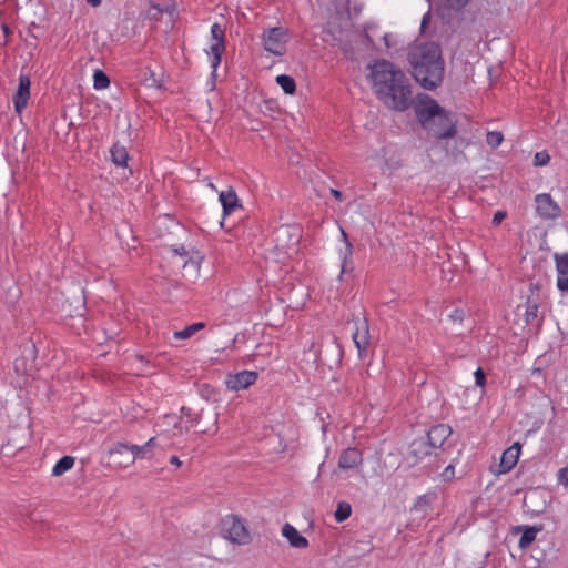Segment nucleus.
Returning a JSON list of instances; mask_svg holds the SVG:
<instances>
[{
    "mask_svg": "<svg viewBox=\"0 0 568 568\" xmlns=\"http://www.w3.org/2000/svg\"><path fill=\"white\" fill-rule=\"evenodd\" d=\"M377 98L390 109L406 111L413 102L408 78L394 63L387 60L376 61L371 72Z\"/></svg>",
    "mask_w": 568,
    "mask_h": 568,
    "instance_id": "nucleus-1",
    "label": "nucleus"
},
{
    "mask_svg": "<svg viewBox=\"0 0 568 568\" xmlns=\"http://www.w3.org/2000/svg\"><path fill=\"white\" fill-rule=\"evenodd\" d=\"M412 75L426 90L439 87L444 79L445 62L440 47L435 42L420 43L408 52Z\"/></svg>",
    "mask_w": 568,
    "mask_h": 568,
    "instance_id": "nucleus-2",
    "label": "nucleus"
},
{
    "mask_svg": "<svg viewBox=\"0 0 568 568\" xmlns=\"http://www.w3.org/2000/svg\"><path fill=\"white\" fill-rule=\"evenodd\" d=\"M422 126L437 140L454 138L457 133L456 120L432 98L422 101L416 109Z\"/></svg>",
    "mask_w": 568,
    "mask_h": 568,
    "instance_id": "nucleus-3",
    "label": "nucleus"
},
{
    "mask_svg": "<svg viewBox=\"0 0 568 568\" xmlns=\"http://www.w3.org/2000/svg\"><path fill=\"white\" fill-rule=\"evenodd\" d=\"M301 232L296 226H281L275 232V250L280 262H284L292 253L297 252Z\"/></svg>",
    "mask_w": 568,
    "mask_h": 568,
    "instance_id": "nucleus-4",
    "label": "nucleus"
},
{
    "mask_svg": "<svg viewBox=\"0 0 568 568\" xmlns=\"http://www.w3.org/2000/svg\"><path fill=\"white\" fill-rule=\"evenodd\" d=\"M222 535L237 545H247L252 540L246 525L236 515H229L223 519Z\"/></svg>",
    "mask_w": 568,
    "mask_h": 568,
    "instance_id": "nucleus-5",
    "label": "nucleus"
},
{
    "mask_svg": "<svg viewBox=\"0 0 568 568\" xmlns=\"http://www.w3.org/2000/svg\"><path fill=\"white\" fill-rule=\"evenodd\" d=\"M354 331L352 338L358 349V356L362 358L369 345V325L367 318L363 314L353 315Z\"/></svg>",
    "mask_w": 568,
    "mask_h": 568,
    "instance_id": "nucleus-6",
    "label": "nucleus"
},
{
    "mask_svg": "<svg viewBox=\"0 0 568 568\" xmlns=\"http://www.w3.org/2000/svg\"><path fill=\"white\" fill-rule=\"evenodd\" d=\"M286 30L281 27L271 28L263 34L264 49L275 55L285 52Z\"/></svg>",
    "mask_w": 568,
    "mask_h": 568,
    "instance_id": "nucleus-7",
    "label": "nucleus"
},
{
    "mask_svg": "<svg viewBox=\"0 0 568 568\" xmlns=\"http://www.w3.org/2000/svg\"><path fill=\"white\" fill-rule=\"evenodd\" d=\"M211 37L215 42L210 47V54L212 55V68L213 73L216 71L221 63V58L225 51V33L219 23H214L211 27Z\"/></svg>",
    "mask_w": 568,
    "mask_h": 568,
    "instance_id": "nucleus-8",
    "label": "nucleus"
},
{
    "mask_svg": "<svg viewBox=\"0 0 568 568\" xmlns=\"http://www.w3.org/2000/svg\"><path fill=\"white\" fill-rule=\"evenodd\" d=\"M433 452V447L426 437H419L414 439L407 449L406 460L410 463V465H416L425 457L429 456Z\"/></svg>",
    "mask_w": 568,
    "mask_h": 568,
    "instance_id": "nucleus-9",
    "label": "nucleus"
},
{
    "mask_svg": "<svg viewBox=\"0 0 568 568\" xmlns=\"http://www.w3.org/2000/svg\"><path fill=\"white\" fill-rule=\"evenodd\" d=\"M537 204V213L546 220H555L561 215V209L551 199L550 194L541 193L535 199Z\"/></svg>",
    "mask_w": 568,
    "mask_h": 568,
    "instance_id": "nucleus-10",
    "label": "nucleus"
},
{
    "mask_svg": "<svg viewBox=\"0 0 568 568\" xmlns=\"http://www.w3.org/2000/svg\"><path fill=\"white\" fill-rule=\"evenodd\" d=\"M257 379V373L253 371H242L236 374H229L225 381L230 390H241L253 385Z\"/></svg>",
    "mask_w": 568,
    "mask_h": 568,
    "instance_id": "nucleus-11",
    "label": "nucleus"
},
{
    "mask_svg": "<svg viewBox=\"0 0 568 568\" xmlns=\"http://www.w3.org/2000/svg\"><path fill=\"white\" fill-rule=\"evenodd\" d=\"M109 455L116 468H128L134 464V456L129 452V445L116 443L110 450Z\"/></svg>",
    "mask_w": 568,
    "mask_h": 568,
    "instance_id": "nucleus-12",
    "label": "nucleus"
},
{
    "mask_svg": "<svg viewBox=\"0 0 568 568\" xmlns=\"http://www.w3.org/2000/svg\"><path fill=\"white\" fill-rule=\"evenodd\" d=\"M452 435V428L446 424H438L433 426L426 436V439L429 442L433 449L439 448L443 446L445 440Z\"/></svg>",
    "mask_w": 568,
    "mask_h": 568,
    "instance_id": "nucleus-13",
    "label": "nucleus"
},
{
    "mask_svg": "<svg viewBox=\"0 0 568 568\" xmlns=\"http://www.w3.org/2000/svg\"><path fill=\"white\" fill-rule=\"evenodd\" d=\"M555 262L558 272L557 287L561 292H566L568 291V253H556Z\"/></svg>",
    "mask_w": 568,
    "mask_h": 568,
    "instance_id": "nucleus-14",
    "label": "nucleus"
},
{
    "mask_svg": "<svg viewBox=\"0 0 568 568\" xmlns=\"http://www.w3.org/2000/svg\"><path fill=\"white\" fill-rule=\"evenodd\" d=\"M30 79L27 75H21L19 79L18 91L13 98L14 108L18 113L27 106L30 98Z\"/></svg>",
    "mask_w": 568,
    "mask_h": 568,
    "instance_id": "nucleus-15",
    "label": "nucleus"
},
{
    "mask_svg": "<svg viewBox=\"0 0 568 568\" xmlns=\"http://www.w3.org/2000/svg\"><path fill=\"white\" fill-rule=\"evenodd\" d=\"M520 444L514 443L507 448L503 455L499 464L500 473H508L517 464L520 454Z\"/></svg>",
    "mask_w": 568,
    "mask_h": 568,
    "instance_id": "nucleus-16",
    "label": "nucleus"
},
{
    "mask_svg": "<svg viewBox=\"0 0 568 568\" xmlns=\"http://www.w3.org/2000/svg\"><path fill=\"white\" fill-rule=\"evenodd\" d=\"M362 453L357 448L344 449L338 458V468L352 469L362 463Z\"/></svg>",
    "mask_w": 568,
    "mask_h": 568,
    "instance_id": "nucleus-17",
    "label": "nucleus"
},
{
    "mask_svg": "<svg viewBox=\"0 0 568 568\" xmlns=\"http://www.w3.org/2000/svg\"><path fill=\"white\" fill-rule=\"evenodd\" d=\"M283 536L288 540L290 545L297 549H304L308 546V541L303 537L295 527L285 524L282 528Z\"/></svg>",
    "mask_w": 568,
    "mask_h": 568,
    "instance_id": "nucleus-18",
    "label": "nucleus"
},
{
    "mask_svg": "<svg viewBox=\"0 0 568 568\" xmlns=\"http://www.w3.org/2000/svg\"><path fill=\"white\" fill-rule=\"evenodd\" d=\"M220 201L224 215L231 214L235 209L241 207L236 192L233 189L220 193Z\"/></svg>",
    "mask_w": 568,
    "mask_h": 568,
    "instance_id": "nucleus-19",
    "label": "nucleus"
},
{
    "mask_svg": "<svg viewBox=\"0 0 568 568\" xmlns=\"http://www.w3.org/2000/svg\"><path fill=\"white\" fill-rule=\"evenodd\" d=\"M111 156H112V161L116 165L126 166L129 155H128L126 149L124 146H121L119 144H114L111 148Z\"/></svg>",
    "mask_w": 568,
    "mask_h": 568,
    "instance_id": "nucleus-20",
    "label": "nucleus"
},
{
    "mask_svg": "<svg viewBox=\"0 0 568 568\" xmlns=\"http://www.w3.org/2000/svg\"><path fill=\"white\" fill-rule=\"evenodd\" d=\"M74 457L72 456H63L61 459L58 460V463L54 465L52 469L53 476H61L69 469H71L74 465Z\"/></svg>",
    "mask_w": 568,
    "mask_h": 568,
    "instance_id": "nucleus-21",
    "label": "nucleus"
},
{
    "mask_svg": "<svg viewBox=\"0 0 568 568\" xmlns=\"http://www.w3.org/2000/svg\"><path fill=\"white\" fill-rule=\"evenodd\" d=\"M204 327H205V323H203V322L193 323V324L186 326L182 331L174 332V337L178 339L190 338L192 335H194L196 332L203 329Z\"/></svg>",
    "mask_w": 568,
    "mask_h": 568,
    "instance_id": "nucleus-22",
    "label": "nucleus"
},
{
    "mask_svg": "<svg viewBox=\"0 0 568 568\" xmlns=\"http://www.w3.org/2000/svg\"><path fill=\"white\" fill-rule=\"evenodd\" d=\"M276 83L283 89V91L287 94H293L296 90L295 80L286 74H281L276 77Z\"/></svg>",
    "mask_w": 568,
    "mask_h": 568,
    "instance_id": "nucleus-23",
    "label": "nucleus"
},
{
    "mask_svg": "<svg viewBox=\"0 0 568 568\" xmlns=\"http://www.w3.org/2000/svg\"><path fill=\"white\" fill-rule=\"evenodd\" d=\"M468 145V142L465 139L455 140L454 146L449 149L448 142L446 143V153L452 156L454 160H457L460 155H464L463 149Z\"/></svg>",
    "mask_w": 568,
    "mask_h": 568,
    "instance_id": "nucleus-24",
    "label": "nucleus"
},
{
    "mask_svg": "<svg viewBox=\"0 0 568 568\" xmlns=\"http://www.w3.org/2000/svg\"><path fill=\"white\" fill-rule=\"evenodd\" d=\"M351 514H352L351 505L346 501H339L337 504V508L334 513V517L337 523H343L351 516Z\"/></svg>",
    "mask_w": 568,
    "mask_h": 568,
    "instance_id": "nucleus-25",
    "label": "nucleus"
},
{
    "mask_svg": "<svg viewBox=\"0 0 568 568\" xmlns=\"http://www.w3.org/2000/svg\"><path fill=\"white\" fill-rule=\"evenodd\" d=\"M110 85L109 77L102 70H95L93 74V87L97 90L105 89Z\"/></svg>",
    "mask_w": 568,
    "mask_h": 568,
    "instance_id": "nucleus-26",
    "label": "nucleus"
},
{
    "mask_svg": "<svg viewBox=\"0 0 568 568\" xmlns=\"http://www.w3.org/2000/svg\"><path fill=\"white\" fill-rule=\"evenodd\" d=\"M503 141L504 135L499 131H490L486 134V142L493 149L498 148Z\"/></svg>",
    "mask_w": 568,
    "mask_h": 568,
    "instance_id": "nucleus-27",
    "label": "nucleus"
},
{
    "mask_svg": "<svg viewBox=\"0 0 568 568\" xmlns=\"http://www.w3.org/2000/svg\"><path fill=\"white\" fill-rule=\"evenodd\" d=\"M538 304L535 302L527 301L525 320L526 323H532L538 317Z\"/></svg>",
    "mask_w": 568,
    "mask_h": 568,
    "instance_id": "nucleus-28",
    "label": "nucleus"
},
{
    "mask_svg": "<svg viewBox=\"0 0 568 568\" xmlns=\"http://www.w3.org/2000/svg\"><path fill=\"white\" fill-rule=\"evenodd\" d=\"M536 538V529L527 528L519 539L520 547H527L530 545Z\"/></svg>",
    "mask_w": 568,
    "mask_h": 568,
    "instance_id": "nucleus-29",
    "label": "nucleus"
},
{
    "mask_svg": "<svg viewBox=\"0 0 568 568\" xmlns=\"http://www.w3.org/2000/svg\"><path fill=\"white\" fill-rule=\"evenodd\" d=\"M129 452L132 453V456H134L135 462L138 458L148 457L146 455L149 453V449L145 447V445H129Z\"/></svg>",
    "mask_w": 568,
    "mask_h": 568,
    "instance_id": "nucleus-30",
    "label": "nucleus"
},
{
    "mask_svg": "<svg viewBox=\"0 0 568 568\" xmlns=\"http://www.w3.org/2000/svg\"><path fill=\"white\" fill-rule=\"evenodd\" d=\"M550 161V156L546 151L537 152L534 158V164L536 166L546 165Z\"/></svg>",
    "mask_w": 568,
    "mask_h": 568,
    "instance_id": "nucleus-31",
    "label": "nucleus"
},
{
    "mask_svg": "<svg viewBox=\"0 0 568 568\" xmlns=\"http://www.w3.org/2000/svg\"><path fill=\"white\" fill-rule=\"evenodd\" d=\"M342 236L346 243V252H345V255H344V261H343V265H342V273L345 271V264H346V260L348 256L352 255V244L351 242L347 240V234L344 230H342Z\"/></svg>",
    "mask_w": 568,
    "mask_h": 568,
    "instance_id": "nucleus-32",
    "label": "nucleus"
},
{
    "mask_svg": "<svg viewBox=\"0 0 568 568\" xmlns=\"http://www.w3.org/2000/svg\"><path fill=\"white\" fill-rule=\"evenodd\" d=\"M449 318L455 323H462L465 318V311L463 308H455L449 314Z\"/></svg>",
    "mask_w": 568,
    "mask_h": 568,
    "instance_id": "nucleus-33",
    "label": "nucleus"
},
{
    "mask_svg": "<svg viewBox=\"0 0 568 568\" xmlns=\"http://www.w3.org/2000/svg\"><path fill=\"white\" fill-rule=\"evenodd\" d=\"M506 217H507V212L499 210L494 214L491 224L494 226H498Z\"/></svg>",
    "mask_w": 568,
    "mask_h": 568,
    "instance_id": "nucleus-34",
    "label": "nucleus"
},
{
    "mask_svg": "<svg viewBox=\"0 0 568 568\" xmlns=\"http://www.w3.org/2000/svg\"><path fill=\"white\" fill-rule=\"evenodd\" d=\"M202 260L201 256H196L195 258L194 257H190V260H186L183 262L182 266L184 268L191 266L193 267L194 270H199L200 268V261Z\"/></svg>",
    "mask_w": 568,
    "mask_h": 568,
    "instance_id": "nucleus-35",
    "label": "nucleus"
},
{
    "mask_svg": "<svg viewBox=\"0 0 568 568\" xmlns=\"http://www.w3.org/2000/svg\"><path fill=\"white\" fill-rule=\"evenodd\" d=\"M485 381H486L485 372H484L480 367H479V368H477V371L475 372V382H476V385H477V386H484Z\"/></svg>",
    "mask_w": 568,
    "mask_h": 568,
    "instance_id": "nucleus-36",
    "label": "nucleus"
},
{
    "mask_svg": "<svg viewBox=\"0 0 568 568\" xmlns=\"http://www.w3.org/2000/svg\"><path fill=\"white\" fill-rule=\"evenodd\" d=\"M558 480L560 484L565 485L566 487H568V466L567 467H564L559 470L558 473Z\"/></svg>",
    "mask_w": 568,
    "mask_h": 568,
    "instance_id": "nucleus-37",
    "label": "nucleus"
},
{
    "mask_svg": "<svg viewBox=\"0 0 568 568\" xmlns=\"http://www.w3.org/2000/svg\"><path fill=\"white\" fill-rule=\"evenodd\" d=\"M442 477L444 480H452L455 477L454 466L448 465L442 473Z\"/></svg>",
    "mask_w": 568,
    "mask_h": 568,
    "instance_id": "nucleus-38",
    "label": "nucleus"
},
{
    "mask_svg": "<svg viewBox=\"0 0 568 568\" xmlns=\"http://www.w3.org/2000/svg\"><path fill=\"white\" fill-rule=\"evenodd\" d=\"M331 193L333 194V196L338 200V201H342L343 199V194L341 191L338 190H335V189H331Z\"/></svg>",
    "mask_w": 568,
    "mask_h": 568,
    "instance_id": "nucleus-39",
    "label": "nucleus"
},
{
    "mask_svg": "<svg viewBox=\"0 0 568 568\" xmlns=\"http://www.w3.org/2000/svg\"><path fill=\"white\" fill-rule=\"evenodd\" d=\"M144 445L148 449L154 447L156 445V437L150 438Z\"/></svg>",
    "mask_w": 568,
    "mask_h": 568,
    "instance_id": "nucleus-40",
    "label": "nucleus"
},
{
    "mask_svg": "<svg viewBox=\"0 0 568 568\" xmlns=\"http://www.w3.org/2000/svg\"><path fill=\"white\" fill-rule=\"evenodd\" d=\"M173 252L180 256H185L187 254L186 250L183 246H181L180 248H174Z\"/></svg>",
    "mask_w": 568,
    "mask_h": 568,
    "instance_id": "nucleus-41",
    "label": "nucleus"
},
{
    "mask_svg": "<svg viewBox=\"0 0 568 568\" xmlns=\"http://www.w3.org/2000/svg\"><path fill=\"white\" fill-rule=\"evenodd\" d=\"M170 463H171L172 465L178 466V467H180V466L182 465V462L180 460V458H179L178 456H172V457L170 458Z\"/></svg>",
    "mask_w": 568,
    "mask_h": 568,
    "instance_id": "nucleus-42",
    "label": "nucleus"
},
{
    "mask_svg": "<svg viewBox=\"0 0 568 568\" xmlns=\"http://www.w3.org/2000/svg\"><path fill=\"white\" fill-rule=\"evenodd\" d=\"M87 2L92 7H99L101 4V0H87Z\"/></svg>",
    "mask_w": 568,
    "mask_h": 568,
    "instance_id": "nucleus-43",
    "label": "nucleus"
},
{
    "mask_svg": "<svg viewBox=\"0 0 568 568\" xmlns=\"http://www.w3.org/2000/svg\"><path fill=\"white\" fill-rule=\"evenodd\" d=\"M182 412H183L186 416H190V408L182 407Z\"/></svg>",
    "mask_w": 568,
    "mask_h": 568,
    "instance_id": "nucleus-44",
    "label": "nucleus"
},
{
    "mask_svg": "<svg viewBox=\"0 0 568 568\" xmlns=\"http://www.w3.org/2000/svg\"><path fill=\"white\" fill-rule=\"evenodd\" d=\"M2 29H3V32H4L6 34H8V33H9V28H8V26L3 24V26H2Z\"/></svg>",
    "mask_w": 568,
    "mask_h": 568,
    "instance_id": "nucleus-45",
    "label": "nucleus"
},
{
    "mask_svg": "<svg viewBox=\"0 0 568 568\" xmlns=\"http://www.w3.org/2000/svg\"><path fill=\"white\" fill-rule=\"evenodd\" d=\"M136 358H138L139 361H143V356H142V355H136Z\"/></svg>",
    "mask_w": 568,
    "mask_h": 568,
    "instance_id": "nucleus-46",
    "label": "nucleus"
},
{
    "mask_svg": "<svg viewBox=\"0 0 568 568\" xmlns=\"http://www.w3.org/2000/svg\"><path fill=\"white\" fill-rule=\"evenodd\" d=\"M154 8L159 11V12H162V9L159 8L158 6H154Z\"/></svg>",
    "mask_w": 568,
    "mask_h": 568,
    "instance_id": "nucleus-47",
    "label": "nucleus"
}]
</instances>
